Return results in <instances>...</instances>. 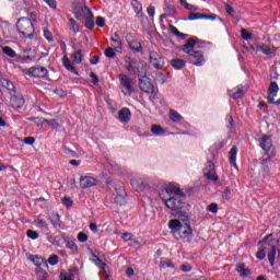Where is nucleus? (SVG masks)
Listing matches in <instances>:
<instances>
[{
  "label": "nucleus",
  "mask_w": 280,
  "mask_h": 280,
  "mask_svg": "<svg viewBox=\"0 0 280 280\" xmlns=\"http://www.w3.org/2000/svg\"><path fill=\"white\" fill-rule=\"evenodd\" d=\"M208 211H210V213H218V203H210L208 206Z\"/></svg>",
  "instance_id": "nucleus-51"
},
{
  "label": "nucleus",
  "mask_w": 280,
  "mask_h": 280,
  "mask_svg": "<svg viewBox=\"0 0 280 280\" xmlns=\"http://www.w3.org/2000/svg\"><path fill=\"white\" fill-rule=\"evenodd\" d=\"M171 65H172L173 69L180 70V69H185L186 62L183 59H173V60H171Z\"/></svg>",
  "instance_id": "nucleus-25"
},
{
  "label": "nucleus",
  "mask_w": 280,
  "mask_h": 280,
  "mask_svg": "<svg viewBox=\"0 0 280 280\" xmlns=\"http://www.w3.org/2000/svg\"><path fill=\"white\" fill-rule=\"evenodd\" d=\"M118 80L122 88V93L125 95H130V93H132V79L128 78L126 74H119Z\"/></svg>",
  "instance_id": "nucleus-9"
},
{
  "label": "nucleus",
  "mask_w": 280,
  "mask_h": 280,
  "mask_svg": "<svg viewBox=\"0 0 280 280\" xmlns=\"http://www.w3.org/2000/svg\"><path fill=\"white\" fill-rule=\"evenodd\" d=\"M26 235L30 237V240H38L39 237L38 232L33 230H27Z\"/></svg>",
  "instance_id": "nucleus-41"
},
{
  "label": "nucleus",
  "mask_w": 280,
  "mask_h": 280,
  "mask_svg": "<svg viewBox=\"0 0 280 280\" xmlns=\"http://www.w3.org/2000/svg\"><path fill=\"white\" fill-rule=\"evenodd\" d=\"M96 25H97V27H104V25H106V20L102 16H98L96 19Z\"/></svg>",
  "instance_id": "nucleus-50"
},
{
  "label": "nucleus",
  "mask_w": 280,
  "mask_h": 280,
  "mask_svg": "<svg viewBox=\"0 0 280 280\" xmlns=\"http://www.w3.org/2000/svg\"><path fill=\"white\" fill-rule=\"evenodd\" d=\"M105 56H106L107 58H115V49H113L112 47L107 48V49L105 50Z\"/></svg>",
  "instance_id": "nucleus-48"
},
{
  "label": "nucleus",
  "mask_w": 280,
  "mask_h": 280,
  "mask_svg": "<svg viewBox=\"0 0 280 280\" xmlns=\"http://www.w3.org/2000/svg\"><path fill=\"white\" fill-rule=\"evenodd\" d=\"M27 74L31 78H47L49 75V71L45 67H32L27 70Z\"/></svg>",
  "instance_id": "nucleus-10"
},
{
  "label": "nucleus",
  "mask_w": 280,
  "mask_h": 280,
  "mask_svg": "<svg viewBox=\"0 0 280 280\" xmlns=\"http://www.w3.org/2000/svg\"><path fill=\"white\" fill-rule=\"evenodd\" d=\"M128 242H129V246H132L133 248H141V243L137 241V237H135V235Z\"/></svg>",
  "instance_id": "nucleus-38"
},
{
  "label": "nucleus",
  "mask_w": 280,
  "mask_h": 280,
  "mask_svg": "<svg viewBox=\"0 0 280 280\" xmlns=\"http://www.w3.org/2000/svg\"><path fill=\"white\" fill-rule=\"evenodd\" d=\"M150 62L154 69H163V65H165V61H163V58L160 57L156 52L150 54Z\"/></svg>",
  "instance_id": "nucleus-15"
},
{
  "label": "nucleus",
  "mask_w": 280,
  "mask_h": 280,
  "mask_svg": "<svg viewBox=\"0 0 280 280\" xmlns=\"http://www.w3.org/2000/svg\"><path fill=\"white\" fill-rule=\"evenodd\" d=\"M59 261V258H58V255H51L49 258H48V264L50 266H57Z\"/></svg>",
  "instance_id": "nucleus-44"
},
{
  "label": "nucleus",
  "mask_w": 280,
  "mask_h": 280,
  "mask_svg": "<svg viewBox=\"0 0 280 280\" xmlns=\"http://www.w3.org/2000/svg\"><path fill=\"white\" fill-rule=\"evenodd\" d=\"M222 198H224L225 200L231 199V188H225L223 194H222Z\"/></svg>",
  "instance_id": "nucleus-52"
},
{
  "label": "nucleus",
  "mask_w": 280,
  "mask_h": 280,
  "mask_svg": "<svg viewBox=\"0 0 280 280\" xmlns=\"http://www.w3.org/2000/svg\"><path fill=\"white\" fill-rule=\"evenodd\" d=\"M63 154L68 156L69 159H78L80 155L77 154L75 151L69 149V147L62 148Z\"/></svg>",
  "instance_id": "nucleus-30"
},
{
  "label": "nucleus",
  "mask_w": 280,
  "mask_h": 280,
  "mask_svg": "<svg viewBox=\"0 0 280 280\" xmlns=\"http://www.w3.org/2000/svg\"><path fill=\"white\" fill-rule=\"evenodd\" d=\"M262 248H260L256 257L258 259H266V253H268V259L270 266H275V259L277 257V247L275 246V241H272V236L268 235L265 237V240L261 242Z\"/></svg>",
  "instance_id": "nucleus-4"
},
{
  "label": "nucleus",
  "mask_w": 280,
  "mask_h": 280,
  "mask_svg": "<svg viewBox=\"0 0 280 280\" xmlns=\"http://www.w3.org/2000/svg\"><path fill=\"white\" fill-rule=\"evenodd\" d=\"M279 93V85L277 82H271L268 91V102L269 104H275V97H277V94Z\"/></svg>",
  "instance_id": "nucleus-17"
},
{
  "label": "nucleus",
  "mask_w": 280,
  "mask_h": 280,
  "mask_svg": "<svg viewBox=\"0 0 280 280\" xmlns=\"http://www.w3.org/2000/svg\"><path fill=\"white\" fill-rule=\"evenodd\" d=\"M78 240L82 243L88 242L89 241V235H86L84 232H80L78 234Z\"/></svg>",
  "instance_id": "nucleus-47"
},
{
  "label": "nucleus",
  "mask_w": 280,
  "mask_h": 280,
  "mask_svg": "<svg viewBox=\"0 0 280 280\" xmlns=\"http://www.w3.org/2000/svg\"><path fill=\"white\" fill-rule=\"evenodd\" d=\"M11 104L13 106V108H21L22 106L25 105V100H23V97H16V96H13L11 98Z\"/></svg>",
  "instance_id": "nucleus-24"
},
{
  "label": "nucleus",
  "mask_w": 280,
  "mask_h": 280,
  "mask_svg": "<svg viewBox=\"0 0 280 280\" xmlns=\"http://www.w3.org/2000/svg\"><path fill=\"white\" fill-rule=\"evenodd\" d=\"M97 185V178L91 176H81L80 177V188L89 189L91 187H95Z\"/></svg>",
  "instance_id": "nucleus-11"
},
{
  "label": "nucleus",
  "mask_w": 280,
  "mask_h": 280,
  "mask_svg": "<svg viewBox=\"0 0 280 280\" xmlns=\"http://www.w3.org/2000/svg\"><path fill=\"white\" fill-rule=\"evenodd\" d=\"M168 30H170L171 34H174L175 36H180V32L174 25H171L168 27Z\"/></svg>",
  "instance_id": "nucleus-54"
},
{
  "label": "nucleus",
  "mask_w": 280,
  "mask_h": 280,
  "mask_svg": "<svg viewBox=\"0 0 280 280\" xmlns=\"http://www.w3.org/2000/svg\"><path fill=\"white\" fill-rule=\"evenodd\" d=\"M67 248H70V250H78V245L75 244L74 241H68Z\"/></svg>",
  "instance_id": "nucleus-49"
},
{
  "label": "nucleus",
  "mask_w": 280,
  "mask_h": 280,
  "mask_svg": "<svg viewBox=\"0 0 280 280\" xmlns=\"http://www.w3.org/2000/svg\"><path fill=\"white\" fill-rule=\"evenodd\" d=\"M90 78L92 79V82L94 84H97L100 82V79L97 78V74H95V72H91Z\"/></svg>",
  "instance_id": "nucleus-57"
},
{
  "label": "nucleus",
  "mask_w": 280,
  "mask_h": 280,
  "mask_svg": "<svg viewBox=\"0 0 280 280\" xmlns=\"http://www.w3.org/2000/svg\"><path fill=\"white\" fill-rule=\"evenodd\" d=\"M62 63L68 71H71V73H75V68L71 65V60H69V57L65 56L62 58Z\"/></svg>",
  "instance_id": "nucleus-29"
},
{
  "label": "nucleus",
  "mask_w": 280,
  "mask_h": 280,
  "mask_svg": "<svg viewBox=\"0 0 280 280\" xmlns=\"http://www.w3.org/2000/svg\"><path fill=\"white\" fill-rule=\"evenodd\" d=\"M72 59L73 62H75L77 65H80V62H82V52L80 50H77L72 54Z\"/></svg>",
  "instance_id": "nucleus-36"
},
{
  "label": "nucleus",
  "mask_w": 280,
  "mask_h": 280,
  "mask_svg": "<svg viewBox=\"0 0 280 280\" xmlns=\"http://www.w3.org/2000/svg\"><path fill=\"white\" fill-rule=\"evenodd\" d=\"M230 164L237 168V147L230 150Z\"/></svg>",
  "instance_id": "nucleus-21"
},
{
  "label": "nucleus",
  "mask_w": 280,
  "mask_h": 280,
  "mask_svg": "<svg viewBox=\"0 0 280 280\" xmlns=\"http://www.w3.org/2000/svg\"><path fill=\"white\" fill-rule=\"evenodd\" d=\"M253 51H255L256 54H265V56H272V54H275L276 49L275 48H270V46L268 45H257V46H252Z\"/></svg>",
  "instance_id": "nucleus-14"
},
{
  "label": "nucleus",
  "mask_w": 280,
  "mask_h": 280,
  "mask_svg": "<svg viewBox=\"0 0 280 280\" xmlns=\"http://www.w3.org/2000/svg\"><path fill=\"white\" fill-rule=\"evenodd\" d=\"M70 165H74V167H78V165H80V161L78 160H70Z\"/></svg>",
  "instance_id": "nucleus-64"
},
{
  "label": "nucleus",
  "mask_w": 280,
  "mask_h": 280,
  "mask_svg": "<svg viewBox=\"0 0 280 280\" xmlns=\"http://www.w3.org/2000/svg\"><path fill=\"white\" fill-rule=\"evenodd\" d=\"M42 124H47V125L50 126V128H52L54 130H58V128H60V125H59L58 121H56V120H47V119H44V121H42Z\"/></svg>",
  "instance_id": "nucleus-37"
},
{
  "label": "nucleus",
  "mask_w": 280,
  "mask_h": 280,
  "mask_svg": "<svg viewBox=\"0 0 280 280\" xmlns=\"http://www.w3.org/2000/svg\"><path fill=\"white\" fill-rule=\"evenodd\" d=\"M203 175L209 178V180H218V175L215 174V166L213 162H208L203 168Z\"/></svg>",
  "instance_id": "nucleus-12"
},
{
  "label": "nucleus",
  "mask_w": 280,
  "mask_h": 280,
  "mask_svg": "<svg viewBox=\"0 0 280 280\" xmlns=\"http://www.w3.org/2000/svg\"><path fill=\"white\" fill-rule=\"evenodd\" d=\"M116 205H126V192L122 190L120 195L115 198Z\"/></svg>",
  "instance_id": "nucleus-35"
},
{
  "label": "nucleus",
  "mask_w": 280,
  "mask_h": 280,
  "mask_svg": "<svg viewBox=\"0 0 280 280\" xmlns=\"http://www.w3.org/2000/svg\"><path fill=\"white\" fill-rule=\"evenodd\" d=\"M62 203L66 207H73V200L70 197H63L62 198Z\"/></svg>",
  "instance_id": "nucleus-46"
},
{
  "label": "nucleus",
  "mask_w": 280,
  "mask_h": 280,
  "mask_svg": "<svg viewBox=\"0 0 280 280\" xmlns=\"http://www.w3.org/2000/svg\"><path fill=\"white\" fill-rule=\"evenodd\" d=\"M151 132L153 135H155L156 137H162L163 135H165V130L163 129V127H161L159 125H153L151 127Z\"/></svg>",
  "instance_id": "nucleus-28"
},
{
  "label": "nucleus",
  "mask_w": 280,
  "mask_h": 280,
  "mask_svg": "<svg viewBox=\"0 0 280 280\" xmlns=\"http://www.w3.org/2000/svg\"><path fill=\"white\" fill-rule=\"evenodd\" d=\"M138 75L139 86L143 91V93H148L149 95H152V100H156V95H159V88L152 84V81H150V78H148L145 71L139 70Z\"/></svg>",
  "instance_id": "nucleus-5"
},
{
  "label": "nucleus",
  "mask_w": 280,
  "mask_h": 280,
  "mask_svg": "<svg viewBox=\"0 0 280 280\" xmlns=\"http://www.w3.org/2000/svg\"><path fill=\"white\" fill-rule=\"evenodd\" d=\"M113 40V43H114V45H115V47H116V51L118 50V49H121V42H119V40H117V39H112Z\"/></svg>",
  "instance_id": "nucleus-60"
},
{
  "label": "nucleus",
  "mask_w": 280,
  "mask_h": 280,
  "mask_svg": "<svg viewBox=\"0 0 280 280\" xmlns=\"http://www.w3.org/2000/svg\"><path fill=\"white\" fill-rule=\"evenodd\" d=\"M162 200L167 209H171L172 215H174V218H179V220L173 219L168 222V229H171L172 235H174L177 240H182L183 235H191L194 231L189 225V203L183 202V200L178 197H170L168 199ZM180 220L182 222H185L184 225L180 224Z\"/></svg>",
  "instance_id": "nucleus-1"
},
{
  "label": "nucleus",
  "mask_w": 280,
  "mask_h": 280,
  "mask_svg": "<svg viewBox=\"0 0 280 280\" xmlns=\"http://www.w3.org/2000/svg\"><path fill=\"white\" fill-rule=\"evenodd\" d=\"M133 236L135 234L130 232H125L121 234V237L124 238L125 242H130V240H132Z\"/></svg>",
  "instance_id": "nucleus-45"
},
{
  "label": "nucleus",
  "mask_w": 280,
  "mask_h": 280,
  "mask_svg": "<svg viewBox=\"0 0 280 280\" xmlns=\"http://www.w3.org/2000/svg\"><path fill=\"white\" fill-rule=\"evenodd\" d=\"M35 226H37V229H47V221H45L43 217H37L35 219Z\"/></svg>",
  "instance_id": "nucleus-32"
},
{
  "label": "nucleus",
  "mask_w": 280,
  "mask_h": 280,
  "mask_svg": "<svg viewBox=\"0 0 280 280\" xmlns=\"http://www.w3.org/2000/svg\"><path fill=\"white\" fill-rule=\"evenodd\" d=\"M149 16H154V7H149L148 10H147Z\"/></svg>",
  "instance_id": "nucleus-62"
},
{
  "label": "nucleus",
  "mask_w": 280,
  "mask_h": 280,
  "mask_svg": "<svg viewBox=\"0 0 280 280\" xmlns=\"http://www.w3.org/2000/svg\"><path fill=\"white\" fill-rule=\"evenodd\" d=\"M92 261L93 264H95V266H97V268H101V270H103V272H105L106 275V270L108 269V266L105 262H102V259H100V257L93 255Z\"/></svg>",
  "instance_id": "nucleus-22"
},
{
  "label": "nucleus",
  "mask_w": 280,
  "mask_h": 280,
  "mask_svg": "<svg viewBox=\"0 0 280 280\" xmlns=\"http://www.w3.org/2000/svg\"><path fill=\"white\" fill-rule=\"evenodd\" d=\"M44 36L49 42L54 40V37L51 36V32H49V31H44Z\"/></svg>",
  "instance_id": "nucleus-59"
},
{
  "label": "nucleus",
  "mask_w": 280,
  "mask_h": 280,
  "mask_svg": "<svg viewBox=\"0 0 280 280\" xmlns=\"http://www.w3.org/2000/svg\"><path fill=\"white\" fill-rule=\"evenodd\" d=\"M229 95H230V97H232V100H242V97H244V86L238 85V86L230 90Z\"/></svg>",
  "instance_id": "nucleus-19"
},
{
  "label": "nucleus",
  "mask_w": 280,
  "mask_h": 280,
  "mask_svg": "<svg viewBox=\"0 0 280 280\" xmlns=\"http://www.w3.org/2000/svg\"><path fill=\"white\" fill-rule=\"evenodd\" d=\"M1 84H2V86H4V89H8V91H10V93H16V88H14V84L12 82H10L9 80L2 79Z\"/></svg>",
  "instance_id": "nucleus-27"
},
{
  "label": "nucleus",
  "mask_w": 280,
  "mask_h": 280,
  "mask_svg": "<svg viewBox=\"0 0 280 280\" xmlns=\"http://www.w3.org/2000/svg\"><path fill=\"white\" fill-rule=\"evenodd\" d=\"M260 147L265 151L262 161H270V159H275L277 151L275 150V147L272 145V139L270 137L264 136L260 139Z\"/></svg>",
  "instance_id": "nucleus-7"
},
{
  "label": "nucleus",
  "mask_w": 280,
  "mask_h": 280,
  "mask_svg": "<svg viewBox=\"0 0 280 280\" xmlns=\"http://www.w3.org/2000/svg\"><path fill=\"white\" fill-rule=\"evenodd\" d=\"M50 224H52V226H55V228L60 226V214L59 213H52L50 215Z\"/></svg>",
  "instance_id": "nucleus-31"
},
{
  "label": "nucleus",
  "mask_w": 280,
  "mask_h": 280,
  "mask_svg": "<svg viewBox=\"0 0 280 280\" xmlns=\"http://www.w3.org/2000/svg\"><path fill=\"white\" fill-rule=\"evenodd\" d=\"M183 191H180V188L174 184H168L164 190L160 192V198L162 200H166L168 196H180Z\"/></svg>",
  "instance_id": "nucleus-8"
},
{
  "label": "nucleus",
  "mask_w": 280,
  "mask_h": 280,
  "mask_svg": "<svg viewBox=\"0 0 280 280\" xmlns=\"http://www.w3.org/2000/svg\"><path fill=\"white\" fill-rule=\"evenodd\" d=\"M180 270L183 272H191V266H189V265H182L180 266Z\"/></svg>",
  "instance_id": "nucleus-58"
},
{
  "label": "nucleus",
  "mask_w": 280,
  "mask_h": 280,
  "mask_svg": "<svg viewBox=\"0 0 280 280\" xmlns=\"http://www.w3.org/2000/svg\"><path fill=\"white\" fill-rule=\"evenodd\" d=\"M200 20H210L215 21V14H203V13H190L188 15V21H200Z\"/></svg>",
  "instance_id": "nucleus-18"
},
{
  "label": "nucleus",
  "mask_w": 280,
  "mask_h": 280,
  "mask_svg": "<svg viewBox=\"0 0 280 280\" xmlns=\"http://www.w3.org/2000/svg\"><path fill=\"white\" fill-rule=\"evenodd\" d=\"M73 279H75V276H73V273H67V272L60 273V280H73Z\"/></svg>",
  "instance_id": "nucleus-42"
},
{
  "label": "nucleus",
  "mask_w": 280,
  "mask_h": 280,
  "mask_svg": "<svg viewBox=\"0 0 280 280\" xmlns=\"http://www.w3.org/2000/svg\"><path fill=\"white\" fill-rule=\"evenodd\" d=\"M241 36L244 40H250V38H253V34L248 33L246 28L241 31Z\"/></svg>",
  "instance_id": "nucleus-39"
},
{
  "label": "nucleus",
  "mask_w": 280,
  "mask_h": 280,
  "mask_svg": "<svg viewBox=\"0 0 280 280\" xmlns=\"http://www.w3.org/2000/svg\"><path fill=\"white\" fill-rule=\"evenodd\" d=\"M90 230H91L93 233H97V224H95V223H90Z\"/></svg>",
  "instance_id": "nucleus-61"
},
{
  "label": "nucleus",
  "mask_w": 280,
  "mask_h": 280,
  "mask_svg": "<svg viewBox=\"0 0 280 280\" xmlns=\"http://www.w3.org/2000/svg\"><path fill=\"white\" fill-rule=\"evenodd\" d=\"M129 47L132 51H139L141 49V44L139 42H131Z\"/></svg>",
  "instance_id": "nucleus-43"
},
{
  "label": "nucleus",
  "mask_w": 280,
  "mask_h": 280,
  "mask_svg": "<svg viewBox=\"0 0 280 280\" xmlns=\"http://www.w3.org/2000/svg\"><path fill=\"white\" fill-rule=\"evenodd\" d=\"M196 45H198V38L192 37L183 46V51L188 54L192 65L202 67L206 62L205 56L202 55V51L196 50Z\"/></svg>",
  "instance_id": "nucleus-3"
},
{
  "label": "nucleus",
  "mask_w": 280,
  "mask_h": 280,
  "mask_svg": "<svg viewBox=\"0 0 280 280\" xmlns=\"http://www.w3.org/2000/svg\"><path fill=\"white\" fill-rule=\"evenodd\" d=\"M35 141L36 140L34 138H32V137L24 138V143H26V145H34Z\"/></svg>",
  "instance_id": "nucleus-55"
},
{
  "label": "nucleus",
  "mask_w": 280,
  "mask_h": 280,
  "mask_svg": "<svg viewBox=\"0 0 280 280\" xmlns=\"http://www.w3.org/2000/svg\"><path fill=\"white\" fill-rule=\"evenodd\" d=\"M2 51L5 56H9V58H16V51L9 46L2 47Z\"/></svg>",
  "instance_id": "nucleus-33"
},
{
  "label": "nucleus",
  "mask_w": 280,
  "mask_h": 280,
  "mask_svg": "<svg viewBox=\"0 0 280 280\" xmlns=\"http://www.w3.org/2000/svg\"><path fill=\"white\" fill-rule=\"evenodd\" d=\"M130 183L136 191H143L145 189V180L141 177L132 176Z\"/></svg>",
  "instance_id": "nucleus-16"
},
{
  "label": "nucleus",
  "mask_w": 280,
  "mask_h": 280,
  "mask_svg": "<svg viewBox=\"0 0 280 280\" xmlns=\"http://www.w3.org/2000/svg\"><path fill=\"white\" fill-rule=\"evenodd\" d=\"M225 12L230 14V16H234L235 11L233 10V7L225 4Z\"/></svg>",
  "instance_id": "nucleus-56"
},
{
  "label": "nucleus",
  "mask_w": 280,
  "mask_h": 280,
  "mask_svg": "<svg viewBox=\"0 0 280 280\" xmlns=\"http://www.w3.org/2000/svg\"><path fill=\"white\" fill-rule=\"evenodd\" d=\"M45 3H47V5H49V8H51L52 10H56V8H58L56 0H44Z\"/></svg>",
  "instance_id": "nucleus-53"
},
{
  "label": "nucleus",
  "mask_w": 280,
  "mask_h": 280,
  "mask_svg": "<svg viewBox=\"0 0 280 280\" xmlns=\"http://www.w3.org/2000/svg\"><path fill=\"white\" fill-rule=\"evenodd\" d=\"M18 32L23 38H32V34H34V24L32 20L27 18H21L16 23Z\"/></svg>",
  "instance_id": "nucleus-6"
},
{
  "label": "nucleus",
  "mask_w": 280,
  "mask_h": 280,
  "mask_svg": "<svg viewBox=\"0 0 280 280\" xmlns=\"http://www.w3.org/2000/svg\"><path fill=\"white\" fill-rule=\"evenodd\" d=\"M130 119H132V113L128 107H124L118 112V120L120 124H129Z\"/></svg>",
  "instance_id": "nucleus-13"
},
{
  "label": "nucleus",
  "mask_w": 280,
  "mask_h": 280,
  "mask_svg": "<svg viewBox=\"0 0 280 280\" xmlns=\"http://www.w3.org/2000/svg\"><path fill=\"white\" fill-rule=\"evenodd\" d=\"M69 25H70V30H72V32H74V34H78L80 28H78V23L75 22V20L70 19Z\"/></svg>",
  "instance_id": "nucleus-40"
},
{
  "label": "nucleus",
  "mask_w": 280,
  "mask_h": 280,
  "mask_svg": "<svg viewBox=\"0 0 280 280\" xmlns=\"http://www.w3.org/2000/svg\"><path fill=\"white\" fill-rule=\"evenodd\" d=\"M168 115H170L171 121H174V124H178L183 121V116L175 109H170Z\"/></svg>",
  "instance_id": "nucleus-23"
},
{
  "label": "nucleus",
  "mask_w": 280,
  "mask_h": 280,
  "mask_svg": "<svg viewBox=\"0 0 280 280\" xmlns=\"http://www.w3.org/2000/svg\"><path fill=\"white\" fill-rule=\"evenodd\" d=\"M30 259L33 261L34 266H37V268H40L43 264H47L43 256H31Z\"/></svg>",
  "instance_id": "nucleus-26"
},
{
  "label": "nucleus",
  "mask_w": 280,
  "mask_h": 280,
  "mask_svg": "<svg viewBox=\"0 0 280 280\" xmlns=\"http://www.w3.org/2000/svg\"><path fill=\"white\" fill-rule=\"evenodd\" d=\"M236 271L241 277H250V275H253V271L246 268V265L244 262H238L236 265Z\"/></svg>",
  "instance_id": "nucleus-20"
},
{
  "label": "nucleus",
  "mask_w": 280,
  "mask_h": 280,
  "mask_svg": "<svg viewBox=\"0 0 280 280\" xmlns=\"http://www.w3.org/2000/svg\"><path fill=\"white\" fill-rule=\"evenodd\" d=\"M90 62H91V65H97V62H100V56H94Z\"/></svg>",
  "instance_id": "nucleus-63"
},
{
  "label": "nucleus",
  "mask_w": 280,
  "mask_h": 280,
  "mask_svg": "<svg viewBox=\"0 0 280 280\" xmlns=\"http://www.w3.org/2000/svg\"><path fill=\"white\" fill-rule=\"evenodd\" d=\"M131 5L136 14H141V12L143 11V7L139 3L138 0H131Z\"/></svg>",
  "instance_id": "nucleus-34"
},
{
  "label": "nucleus",
  "mask_w": 280,
  "mask_h": 280,
  "mask_svg": "<svg viewBox=\"0 0 280 280\" xmlns=\"http://www.w3.org/2000/svg\"><path fill=\"white\" fill-rule=\"evenodd\" d=\"M72 12L79 21L85 24L88 30H93L95 27V20L91 9L84 4V0H73L72 1Z\"/></svg>",
  "instance_id": "nucleus-2"
}]
</instances>
